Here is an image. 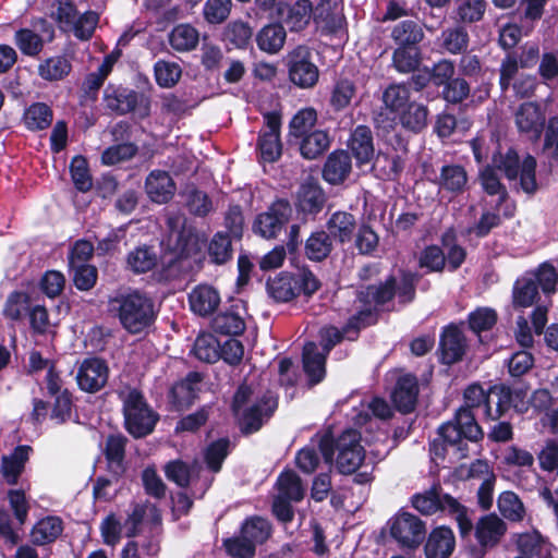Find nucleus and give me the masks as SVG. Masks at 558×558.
I'll use <instances>...</instances> for the list:
<instances>
[{
  "mask_svg": "<svg viewBox=\"0 0 558 558\" xmlns=\"http://www.w3.org/2000/svg\"><path fill=\"white\" fill-rule=\"evenodd\" d=\"M109 310L131 333H138L147 328L155 317L151 300L137 291L110 299Z\"/></svg>",
  "mask_w": 558,
  "mask_h": 558,
  "instance_id": "nucleus-1",
  "label": "nucleus"
},
{
  "mask_svg": "<svg viewBox=\"0 0 558 558\" xmlns=\"http://www.w3.org/2000/svg\"><path fill=\"white\" fill-rule=\"evenodd\" d=\"M414 281V275L404 274L399 282L395 278H390L378 287L369 286L365 290H360L356 299L360 314H369L373 308L389 302L395 294L403 303L412 301L415 293Z\"/></svg>",
  "mask_w": 558,
  "mask_h": 558,
  "instance_id": "nucleus-2",
  "label": "nucleus"
},
{
  "mask_svg": "<svg viewBox=\"0 0 558 558\" xmlns=\"http://www.w3.org/2000/svg\"><path fill=\"white\" fill-rule=\"evenodd\" d=\"M123 403L125 426L134 437H143L153 432L157 416L147 405L143 395L135 388L124 387L119 391Z\"/></svg>",
  "mask_w": 558,
  "mask_h": 558,
  "instance_id": "nucleus-3",
  "label": "nucleus"
},
{
  "mask_svg": "<svg viewBox=\"0 0 558 558\" xmlns=\"http://www.w3.org/2000/svg\"><path fill=\"white\" fill-rule=\"evenodd\" d=\"M494 165L505 173L512 186L520 187L527 194L537 190L536 160L534 157L527 155L523 160H520L518 154L509 149L505 155L500 154L495 157Z\"/></svg>",
  "mask_w": 558,
  "mask_h": 558,
  "instance_id": "nucleus-4",
  "label": "nucleus"
},
{
  "mask_svg": "<svg viewBox=\"0 0 558 558\" xmlns=\"http://www.w3.org/2000/svg\"><path fill=\"white\" fill-rule=\"evenodd\" d=\"M343 335L336 327H325L320 330V343L323 352H319L316 343L307 342L303 349V367L312 384L319 383L325 376L326 356Z\"/></svg>",
  "mask_w": 558,
  "mask_h": 558,
  "instance_id": "nucleus-5",
  "label": "nucleus"
},
{
  "mask_svg": "<svg viewBox=\"0 0 558 558\" xmlns=\"http://www.w3.org/2000/svg\"><path fill=\"white\" fill-rule=\"evenodd\" d=\"M56 19L63 31L73 32L80 39H88L93 35L99 17L93 11L81 14L72 2L61 1L58 5Z\"/></svg>",
  "mask_w": 558,
  "mask_h": 558,
  "instance_id": "nucleus-6",
  "label": "nucleus"
},
{
  "mask_svg": "<svg viewBox=\"0 0 558 558\" xmlns=\"http://www.w3.org/2000/svg\"><path fill=\"white\" fill-rule=\"evenodd\" d=\"M438 434L450 446L460 444L462 438L477 441L483 437V432L475 420V415L465 409H459L452 421L439 427Z\"/></svg>",
  "mask_w": 558,
  "mask_h": 558,
  "instance_id": "nucleus-7",
  "label": "nucleus"
},
{
  "mask_svg": "<svg viewBox=\"0 0 558 558\" xmlns=\"http://www.w3.org/2000/svg\"><path fill=\"white\" fill-rule=\"evenodd\" d=\"M169 233L165 240L166 246L178 257H187L201 250V240L191 228L185 226L181 216L168 218Z\"/></svg>",
  "mask_w": 558,
  "mask_h": 558,
  "instance_id": "nucleus-8",
  "label": "nucleus"
},
{
  "mask_svg": "<svg viewBox=\"0 0 558 558\" xmlns=\"http://www.w3.org/2000/svg\"><path fill=\"white\" fill-rule=\"evenodd\" d=\"M289 77L302 88L313 87L319 77V71L312 60V52L305 46H299L288 56Z\"/></svg>",
  "mask_w": 558,
  "mask_h": 558,
  "instance_id": "nucleus-9",
  "label": "nucleus"
},
{
  "mask_svg": "<svg viewBox=\"0 0 558 558\" xmlns=\"http://www.w3.org/2000/svg\"><path fill=\"white\" fill-rule=\"evenodd\" d=\"M390 535L401 546L417 547L425 537V525L414 514L402 512L389 521Z\"/></svg>",
  "mask_w": 558,
  "mask_h": 558,
  "instance_id": "nucleus-10",
  "label": "nucleus"
},
{
  "mask_svg": "<svg viewBox=\"0 0 558 558\" xmlns=\"http://www.w3.org/2000/svg\"><path fill=\"white\" fill-rule=\"evenodd\" d=\"M360 434L354 429L345 430L337 441V468L343 474L357 470L364 460V450L360 445Z\"/></svg>",
  "mask_w": 558,
  "mask_h": 558,
  "instance_id": "nucleus-11",
  "label": "nucleus"
},
{
  "mask_svg": "<svg viewBox=\"0 0 558 558\" xmlns=\"http://www.w3.org/2000/svg\"><path fill=\"white\" fill-rule=\"evenodd\" d=\"M109 378V367L99 357H88L82 361L77 368L76 381L78 387L86 392L101 390Z\"/></svg>",
  "mask_w": 558,
  "mask_h": 558,
  "instance_id": "nucleus-12",
  "label": "nucleus"
},
{
  "mask_svg": "<svg viewBox=\"0 0 558 558\" xmlns=\"http://www.w3.org/2000/svg\"><path fill=\"white\" fill-rule=\"evenodd\" d=\"M265 129L258 141L260 158L266 162L276 161L281 155L280 126L281 117L278 112H267L264 116Z\"/></svg>",
  "mask_w": 558,
  "mask_h": 558,
  "instance_id": "nucleus-13",
  "label": "nucleus"
},
{
  "mask_svg": "<svg viewBox=\"0 0 558 558\" xmlns=\"http://www.w3.org/2000/svg\"><path fill=\"white\" fill-rule=\"evenodd\" d=\"M292 208L287 201L275 202L268 211L260 214L255 222L254 230L265 239L275 238L283 225L289 220Z\"/></svg>",
  "mask_w": 558,
  "mask_h": 558,
  "instance_id": "nucleus-14",
  "label": "nucleus"
},
{
  "mask_svg": "<svg viewBox=\"0 0 558 558\" xmlns=\"http://www.w3.org/2000/svg\"><path fill=\"white\" fill-rule=\"evenodd\" d=\"M318 446L319 452L327 464L332 462L333 439L329 433L324 434L317 440H312L311 445L301 449L295 458L296 465L305 473H312L318 465L319 456L315 449Z\"/></svg>",
  "mask_w": 558,
  "mask_h": 558,
  "instance_id": "nucleus-15",
  "label": "nucleus"
},
{
  "mask_svg": "<svg viewBox=\"0 0 558 558\" xmlns=\"http://www.w3.org/2000/svg\"><path fill=\"white\" fill-rule=\"evenodd\" d=\"M514 123L520 133L538 140L545 125V113L538 104L523 102L514 111Z\"/></svg>",
  "mask_w": 558,
  "mask_h": 558,
  "instance_id": "nucleus-16",
  "label": "nucleus"
},
{
  "mask_svg": "<svg viewBox=\"0 0 558 558\" xmlns=\"http://www.w3.org/2000/svg\"><path fill=\"white\" fill-rule=\"evenodd\" d=\"M513 542L522 555L531 558H554L551 543L536 530L514 534Z\"/></svg>",
  "mask_w": 558,
  "mask_h": 558,
  "instance_id": "nucleus-17",
  "label": "nucleus"
},
{
  "mask_svg": "<svg viewBox=\"0 0 558 558\" xmlns=\"http://www.w3.org/2000/svg\"><path fill=\"white\" fill-rule=\"evenodd\" d=\"M277 16L292 32H298L306 27L310 23L314 11L312 3L308 0H299L295 3L289 5L282 2L276 4Z\"/></svg>",
  "mask_w": 558,
  "mask_h": 558,
  "instance_id": "nucleus-18",
  "label": "nucleus"
},
{
  "mask_svg": "<svg viewBox=\"0 0 558 558\" xmlns=\"http://www.w3.org/2000/svg\"><path fill=\"white\" fill-rule=\"evenodd\" d=\"M277 408V400L272 395L265 397L260 402L252 404L240 416V424L245 433H253L260 428L264 421L269 418Z\"/></svg>",
  "mask_w": 558,
  "mask_h": 558,
  "instance_id": "nucleus-19",
  "label": "nucleus"
},
{
  "mask_svg": "<svg viewBox=\"0 0 558 558\" xmlns=\"http://www.w3.org/2000/svg\"><path fill=\"white\" fill-rule=\"evenodd\" d=\"M145 189L153 202L165 204L174 195L175 184L168 172L154 170L146 178Z\"/></svg>",
  "mask_w": 558,
  "mask_h": 558,
  "instance_id": "nucleus-20",
  "label": "nucleus"
},
{
  "mask_svg": "<svg viewBox=\"0 0 558 558\" xmlns=\"http://www.w3.org/2000/svg\"><path fill=\"white\" fill-rule=\"evenodd\" d=\"M456 546L451 529L438 526L434 529L425 544L426 558H449Z\"/></svg>",
  "mask_w": 558,
  "mask_h": 558,
  "instance_id": "nucleus-21",
  "label": "nucleus"
},
{
  "mask_svg": "<svg viewBox=\"0 0 558 558\" xmlns=\"http://www.w3.org/2000/svg\"><path fill=\"white\" fill-rule=\"evenodd\" d=\"M191 310L199 315L207 316L213 314L220 304L219 292L208 284L195 287L189 294Z\"/></svg>",
  "mask_w": 558,
  "mask_h": 558,
  "instance_id": "nucleus-22",
  "label": "nucleus"
},
{
  "mask_svg": "<svg viewBox=\"0 0 558 558\" xmlns=\"http://www.w3.org/2000/svg\"><path fill=\"white\" fill-rule=\"evenodd\" d=\"M506 530V524L500 518L488 514L476 523L475 536L481 546L493 547L500 541Z\"/></svg>",
  "mask_w": 558,
  "mask_h": 558,
  "instance_id": "nucleus-23",
  "label": "nucleus"
},
{
  "mask_svg": "<svg viewBox=\"0 0 558 558\" xmlns=\"http://www.w3.org/2000/svg\"><path fill=\"white\" fill-rule=\"evenodd\" d=\"M161 515L157 507L153 504L136 505L131 514L124 521L125 536H135L142 524L157 525L160 523Z\"/></svg>",
  "mask_w": 558,
  "mask_h": 558,
  "instance_id": "nucleus-24",
  "label": "nucleus"
},
{
  "mask_svg": "<svg viewBox=\"0 0 558 558\" xmlns=\"http://www.w3.org/2000/svg\"><path fill=\"white\" fill-rule=\"evenodd\" d=\"M434 182L445 192L459 194L466 186L468 174L460 165H444Z\"/></svg>",
  "mask_w": 558,
  "mask_h": 558,
  "instance_id": "nucleus-25",
  "label": "nucleus"
},
{
  "mask_svg": "<svg viewBox=\"0 0 558 558\" xmlns=\"http://www.w3.org/2000/svg\"><path fill=\"white\" fill-rule=\"evenodd\" d=\"M441 360L446 364H453L462 359L465 351L463 333L457 327L445 329L441 340Z\"/></svg>",
  "mask_w": 558,
  "mask_h": 558,
  "instance_id": "nucleus-26",
  "label": "nucleus"
},
{
  "mask_svg": "<svg viewBox=\"0 0 558 558\" xmlns=\"http://www.w3.org/2000/svg\"><path fill=\"white\" fill-rule=\"evenodd\" d=\"M349 147L359 165L369 163L374 157L373 136L369 128L359 125L351 134Z\"/></svg>",
  "mask_w": 558,
  "mask_h": 558,
  "instance_id": "nucleus-27",
  "label": "nucleus"
},
{
  "mask_svg": "<svg viewBox=\"0 0 558 558\" xmlns=\"http://www.w3.org/2000/svg\"><path fill=\"white\" fill-rule=\"evenodd\" d=\"M417 393L416 378L411 375H405L399 378L392 393V400L401 412L409 413L414 409Z\"/></svg>",
  "mask_w": 558,
  "mask_h": 558,
  "instance_id": "nucleus-28",
  "label": "nucleus"
},
{
  "mask_svg": "<svg viewBox=\"0 0 558 558\" xmlns=\"http://www.w3.org/2000/svg\"><path fill=\"white\" fill-rule=\"evenodd\" d=\"M350 172V156L343 150H338L329 155L324 166L323 177L331 184H339L348 178Z\"/></svg>",
  "mask_w": 558,
  "mask_h": 558,
  "instance_id": "nucleus-29",
  "label": "nucleus"
},
{
  "mask_svg": "<svg viewBox=\"0 0 558 558\" xmlns=\"http://www.w3.org/2000/svg\"><path fill=\"white\" fill-rule=\"evenodd\" d=\"M29 451L31 447L19 446L11 454L2 457L1 474L8 484H16L28 460Z\"/></svg>",
  "mask_w": 558,
  "mask_h": 558,
  "instance_id": "nucleus-30",
  "label": "nucleus"
},
{
  "mask_svg": "<svg viewBox=\"0 0 558 558\" xmlns=\"http://www.w3.org/2000/svg\"><path fill=\"white\" fill-rule=\"evenodd\" d=\"M324 195L319 185L313 180H306L298 192V207L306 214H314L323 207Z\"/></svg>",
  "mask_w": 558,
  "mask_h": 558,
  "instance_id": "nucleus-31",
  "label": "nucleus"
},
{
  "mask_svg": "<svg viewBox=\"0 0 558 558\" xmlns=\"http://www.w3.org/2000/svg\"><path fill=\"white\" fill-rule=\"evenodd\" d=\"M447 499H453L449 495H440L437 487L417 494L413 497V507L423 514L429 515L438 511L448 512V508L445 506Z\"/></svg>",
  "mask_w": 558,
  "mask_h": 558,
  "instance_id": "nucleus-32",
  "label": "nucleus"
},
{
  "mask_svg": "<svg viewBox=\"0 0 558 558\" xmlns=\"http://www.w3.org/2000/svg\"><path fill=\"white\" fill-rule=\"evenodd\" d=\"M201 381L198 374H190L186 379L178 383L171 389L172 403L177 410L190 407L196 398V385Z\"/></svg>",
  "mask_w": 558,
  "mask_h": 558,
  "instance_id": "nucleus-33",
  "label": "nucleus"
},
{
  "mask_svg": "<svg viewBox=\"0 0 558 558\" xmlns=\"http://www.w3.org/2000/svg\"><path fill=\"white\" fill-rule=\"evenodd\" d=\"M286 31L280 24H269L264 26L257 34L256 40L260 50L268 53L278 52L284 45Z\"/></svg>",
  "mask_w": 558,
  "mask_h": 558,
  "instance_id": "nucleus-34",
  "label": "nucleus"
},
{
  "mask_svg": "<svg viewBox=\"0 0 558 558\" xmlns=\"http://www.w3.org/2000/svg\"><path fill=\"white\" fill-rule=\"evenodd\" d=\"M62 530V521L59 518L46 517L34 525L31 537L34 544L45 545L56 541Z\"/></svg>",
  "mask_w": 558,
  "mask_h": 558,
  "instance_id": "nucleus-35",
  "label": "nucleus"
},
{
  "mask_svg": "<svg viewBox=\"0 0 558 558\" xmlns=\"http://www.w3.org/2000/svg\"><path fill=\"white\" fill-rule=\"evenodd\" d=\"M300 151L306 159H315L324 154L330 145L329 134L324 130H314L301 137Z\"/></svg>",
  "mask_w": 558,
  "mask_h": 558,
  "instance_id": "nucleus-36",
  "label": "nucleus"
},
{
  "mask_svg": "<svg viewBox=\"0 0 558 558\" xmlns=\"http://www.w3.org/2000/svg\"><path fill=\"white\" fill-rule=\"evenodd\" d=\"M267 290L269 295L276 301L288 302L298 293L296 278L289 274H280L268 281Z\"/></svg>",
  "mask_w": 558,
  "mask_h": 558,
  "instance_id": "nucleus-37",
  "label": "nucleus"
},
{
  "mask_svg": "<svg viewBox=\"0 0 558 558\" xmlns=\"http://www.w3.org/2000/svg\"><path fill=\"white\" fill-rule=\"evenodd\" d=\"M427 120L428 110L426 106L417 102H410L399 116L402 128L414 133L424 130L427 125Z\"/></svg>",
  "mask_w": 558,
  "mask_h": 558,
  "instance_id": "nucleus-38",
  "label": "nucleus"
},
{
  "mask_svg": "<svg viewBox=\"0 0 558 558\" xmlns=\"http://www.w3.org/2000/svg\"><path fill=\"white\" fill-rule=\"evenodd\" d=\"M158 256L153 247L143 245L128 254L126 265L135 274L147 272L157 265Z\"/></svg>",
  "mask_w": 558,
  "mask_h": 558,
  "instance_id": "nucleus-39",
  "label": "nucleus"
},
{
  "mask_svg": "<svg viewBox=\"0 0 558 558\" xmlns=\"http://www.w3.org/2000/svg\"><path fill=\"white\" fill-rule=\"evenodd\" d=\"M511 391L505 386H493L489 388V401L485 405V417L497 420L510 407Z\"/></svg>",
  "mask_w": 558,
  "mask_h": 558,
  "instance_id": "nucleus-40",
  "label": "nucleus"
},
{
  "mask_svg": "<svg viewBox=\"0 0 558 558\" xmlns=\"http://www.w3.org/2000/svg\"><path fill=\"white\" fill-rule=\"evenodd\" d=\"M169 40L174 50L190 51L198 45L199 34L192 25L180 24L171 31Z\"/></svg>",
  "mask_w": 558,
  "mask_h": 558,
  "instance_id": "nucleus-41",
  "label": "nucleus"
},
{
  "mask_svg": "<svg viewBox=\"0 0 558 558\" xmlns=\"http://www.w3.org/2000/svg\"><path fill=\"white\" fill-rule=\"evenodd\" d=\"M317 122V111L312 107L300 109L289 123V133L291 136L301 138L313 132Z\"/></svg>",
  "mask_w": 558,
  "mask_h": 558,
  "instance_id": "nucleus-42",
  "label": "nucleus"
},
{
  "mask_svg": "<svg viewBox=\"0 0 558 558\" xmlns=\"http://www.w3.org/2000/svg\"><path fill=\"white\" fill-rule=\"evenodd\" d=\"M538 294L537 284L534 278L523 277L515 281L513 288V306L524 308L533 305Z\"/></svg>",
  "mask_w": 558,
  "mask_h": 558,
  "instance_id": "nucleus-43",
  "label": "nucleus"
},
{
  "mask_svg": "<svg viewBox=\"0 0 558 558\" xmlns=\"http://www.w3.org/2000/svg\"><path fill=\"white\" fill-rule=\"evenodd\" d=\"M391 36L399 46H413L423 39L424 33L414 21H402L393 27Z\"/></svg>",
  "mask_w": 558,
  "mask_h": 558,
  "instance_id": "nucleus-44",
  "label": "nucleus"
},
{
  "mask_svg": "<svg viewBox=\"0 0 558 558\" xmlns=\"http://www.w3.org/2000/svg\"><path fill=\"white\" fill-rule=\"evenodd\" d=\"M328 229L341 242L350 241L355 230V219L349 213H335L328 221Z\"/></svg>",
  "mask_w": 558,
  "mask_h": 558,
  "instance_id": "nucleus-45",
  "label": "nucleus"
},
{
  "mask_svg": "<svg viewBox=\"0 0 558 558\" xmlns=\"http://www.w3.org/2000/svg\"><path fill=\"white\" fill-rule=\"evenodd\" d=\"M489 401V390L486 392L480 385H471L464 391V404L460 409H465L476 416L485 417V405Z\"/></svg>",
  "mask_w": 558,
  "mask_h": 558,
  "instance_id": "nucleus-46",
  "label": "nucleus"
},
{
  "mask_svg": "<svg viewBox=\"0 0 558 558\" xmlns=\"http://www.w3.org/2000/svg\"><path fill=\"white\" fill-rule=\"evenodd\" d=\"M393 65L401 73H409L420 64V51L416 45L399 46L393 52Z\"/></svg>",
  "mask_w": 558,
  "mask_h": 558,
  "instance_id": "nucleus-47",
  "label": "nucleus"
},
{
  "mask_svg": "<svg viewBox=\"0 0 558 558\" xmlns=\"http://www.w3.org/2000/svg\"><path fill=\"white\" fill-rule=\"evenodd\" d=\"M220 344L213 335H201L196 338L193 353L203 362L214 363L220 357Z\"/></svg>",
  "mask_w": 558,
  "mask_h": 558,
  "instance_id": "nucleus-48",
  "label": "nucleus"
},
{
  "mask_svg": "<svg viewBox=\"0 0 558 558\" xmlns=\"http://www.w3.org/2000/svg\"><path fill=\"white\" fill-rule=\"evenodd\" d=\"M341 19V0H323L314 11V20L326 23L328 27H336Z\"/></svg>",
  "mask_w": 558,
  "mask_h": 558,
  "instance_id": "nucleus-49",
  "label": "nucleus"
},
{
  "mask_svg": "<svg viewBox=\"0 0 558 558\" xmlns=\"http://www.w3.org/2000/svg\"><path fill=\"white\" fill-rule=\"evenodd\" d=\"M498 509L510 521H521L525 514L523 502L512 492H504L499 496Z\"/></svg>",
  "mask_w": 558,
  "mask_h": 558,
  "instance_id": "nucleus-50",
  "label": "nucleus"
},
{
  "mask_svg": "<svg viewBox=\"0 0 558 558\" xmlns=\"http://www.w3.org/2000/svg\"><path fill=\"white\" fill-rule=\"evenodd\" d=\"M154 70L157 84L163 88L174 86L182 75V69L178 63L165 60L157 61Z\"/></svg>",
  "mask_w": 558,
  "mask_h": 558,
  "instance_id": "nucleus-51",
  "label": "nucleus"
},
{
  "mask_svg": "<svg viewBox=\"0 0 558 558\" xmlns=\"http://www.w3.org/2000/svg\"><path fill=\"white\" fill-rule=\"evenodd\" d=\"M409 100L410 90L405 85H391L383 95V101L386 108L392 112H397L399 116L410 104Z\"/></svg>",
  "mask_w": 558,
  "mask_h": 558,
  "instance_id": "nucleus-52",
  "label": "nucleus"
},
{
  "mask_svg": "<svg viewBox=\"0 0 558 558\" xmlns=\"http://www.w3.org/2000/svg\"><path fill=\"white\" fill-rule=\"evenodd\" d=\"M485 11V0H456V14L461 22H477L483 17Z\"/></svg>",
  "mask_w": 558,
  "mask_h": 558,
  "instance_id": "nucleus-53",
  "label": "nucleus"
},
{
  "mask_svg": "<svg viewBox=\"0 0 558 558\" xmlns=\"http://www.w3.org/2000/svg\"><path fill=\"white\" fill-rule=\"evenodd\" d=\"M24 120L29 130H43L50 125L52 111L45 104H34L25 111Z\"/></svg>",
  "mask_w": 558,
  "mask_h": 558,
  "instance_id": "nucleus-54",
  "label": "nucleus"
},
{
  "mask_svg": "<svg viewBox=\"0 0 558 558\" xmlns=\"http://www.w3.org/2000/svg\"><path fill=\"white\" fill-rule=\"evenodd\" d=\"M71 71V64L63 57L49 58L39 64V75L47 81H58L66 76Z\"/></svg>",
  "mask_w": 558,
  "mask_h": 558,
  "instance_id": "nucleus-55",
  "label": "nucleus"
},
{
  "mask_svg": "<svg viewBox=\"0 0 558 558\" xmlns=\"http://www.w3.org/2000/svg\"><path fill=\"white\" fill-rule=\"evenodd\" d=\"M331 246V239L325 231L315 232L306 242V255L310 259L322 260L328 256Z\"/></svg>",
  "mask_w": 558,
  "mask_h": 558,
  "instance_id": "nucleus-56",
  "label": "nucleus"
},
{
  "mask_svg": "<svg viewBox=\"0 0 558 558\" xmlns=\"http://www.w3.org/2000/svg\"><path fill=\"white\" fill-rule=\"evenodd\" d=\"M277 485L278 494L290 498V500L300 501L304 496V488L301 481L292 471L281 473Z\"/></svg>",
  "mask_w": 558,
  "mask_h": 558,
  "instance_id": "nucleus-57",
  "label": "nucleus"
},
{
  "mask_svg": "<svg viewBox=\"0 0 558 558\" xmlns=\"http://www.w3.org/2000/svg\"><path fill=\"white\" fill-rule=\"evenodd\" d=\"M374 171L383 180L395 179L403 169V162L397 155L379 154L374 162Z\"/></svg>",
  "mask_w": 558,
  "mask_h": 558,
  "instance_id": "nucleus-58",
  "label": "nucleus"
},
{
  "mask_svg": "<svg viewBox=\"0 0 558 558\" xmlns=\"http://www.w3.org/2000/svg\"><path fill=\"white\" fill-rule=\"evenodd\" d=\"M241 533L255 547L257 544L265 542L270 535V525L267 520L262 518H252L246 520L242 525Z\"/></svg>",
  "mask_w": 558,
  "mask_h": 558,
  "instance_id": "nucleus-59",
  "label": "nucleus"
},
{
  "mask_svg": "<svg viewBox=\"0 0 558 558\" xmlns=\"http://www.w3.org/2000/svg\"><path fill=\"white\" fill-rule=\"evenodd\" d=\"M32 310L29 296L23 292H13L9 295L4 315L12 320H20Z\"/></svg>",
  "mask_w": 558,
  "mask_h": 558,
  "instance_id": "nucleus-60",
  "label": "nucleus"
},
{
  "mask_svg": "<svg viewBox=\"0 0 558 558\" xmlns=\"http://www.w3.org/2000/svg\"><path fill=\"white\" fill-rule=\"evenodd\" d=\"M71 177L75 187L82 192L89 191L93 186L87 160L82 156H75L70 165Z\"/></svg>",
  "mask_w": 558,
  "mask_h": 558,
  "instance_id": "nucleus-61",
  "label": "nucleus"
},
{
  "mask_svg": "<svg viewBox=\"0 0 558 558\" xmlns=\"http://www.w3.org/2000/svg\"><path fill=\"white\" fill-rule=\"evenodd\" d=\"M442 46L450 53H460L468 47L469 36L464 28L454 27L442 32Z\"/></svg>",
  "mask_w": 558,
  "mask_h": 558,
  "instance_id": "nucleus-62",
  "label": "nucleus"
},
{
  "mask_svg": "<svg viewBox=\"0 0 558 558\" xmlns=\"http://www.w3.org/2000/svg\"><path fill=\"white\" fill-rule=\"evenodd\" d=\"M496 322L497 314L489 307H478L469 315V326L475 333L490 329Z\"/></svg>",
  "mask_w": 558,
  "mask_h": 558,
  "instance_id": "nucleus-63",
  "label": "nucleus"
},
{
  "mask_svg": "<svg viewBox=\"0 0 558 558\" xmlns=\"http://www.w3.org/2000/svg\"><path fill=\"white\" fill-rule=\"evenodd\" d=\"M231 0H207L203 14L205 20L211 24L222 23L230 14Z\"/></svg>",
  "mask_w": 558,
  "mask_h": 558,
  "instance_id": "nucleus-64",
  "label": "nucleus"
}]
</instances>
